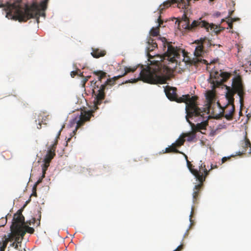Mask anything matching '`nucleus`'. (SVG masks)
<instances>
[{"label": "nucleus", "instance_id": "37", "mask_svg": "<svg viewBox=\"0 0 251 251\" xmlns=\"http://www.w3.org/2000/svg\"><path fill=\"white\" fill-rule=\"evenodd\" d=\"M217 168H218L217 165H214L211 164L210 169L209 170H207V169H206V170H207V171H209V172H210L211 170L214 169H217ZM206 169H207V168H206Z\"/></svg>", "mask_w": 251, "mask_h": 251}, {"label": "nucleus", "instance_id": "8", "mask_svg": "<svg viewBox=\"0 0 251 251\" xmlns=\"http://www.w3.org/2000/svg\"><path fill=\"white\" fill-rule=\"evenodd\" d=\"M230 75V74L223 72L221 70L211 72L209 82L212 84V88L215 89L221 85L229 78Z\"/></svg>", "mask_w": 251, "mask_h": 251}, {"label": "nucleus", "instance_id": "4", "mask_svg": "<svg viewBox=\"0 0 251 251\" xmlns=\"http://www.w3.org/2000/svg\"><path fill=\"white\" fill-rule=\"evenodd\" d=\"M136 68H137L135 67L132 68L126 67L125 68V73L124 74L117 76H114L112 78L107 79L105 83L100 85V86H99V84H97L98 83L97 81H94V80L91 81V85H92L94 84V89H98V93L95 95L96 98L94 100V108L95 110L98 109V106L100 105L102 100L104 99L105 90L108 89L109 88V87H111L114 85L115 84V81L119 78L125 76L128 73L134 72L136 70Z\"/></svg>", "mask_w": 251, "mask_h": 251}, {"label": "nucleus", "instance_id": "21", "mask_svg": "<svg viewBox=\"0 0 251 251\" xmlns=\"http://www.w3.org/2000/svg\"><path fill=\"white\" fill-rule=\"evenodd\" d=\"M23 237L20 236H18V242H17V251H26L25 247V244H22L21 241L23 239Z\"/></svg>", "mask_w": 251, "mask_h": 251}, {"label": "nucleus", "instance_id": "31", "mask_svg": "<svg viewBox=\"0 0 251 251\" xmlns=\"http://www.w3.org/2000/svg\"><path fill=\"white\" fill-rule=\"evenodd\" d=\"M6 218L2 217L0 219V226H3L6 224Z\"/></svg>", "mask_w": 251, "mask_h": 251}, {"label": "nucleus", "instance_id": "9", "mask_svg": "<svg viewBox=\"0 0 251 251\" xmlns=\"http://www.w3.org/2000/svg\"><path fill=\"white\" fill-rule=\"evenodd\" d=\"M17 212V242H18V236H21L22 238L24 236L25 234L27 232L32 234L34 232L33 228L27 225L25 221V217L24 216H18Z\"/></svg>", "mask_w": 251, "mask_h": 251}, {"label": "nucleus", "instance_id": "44", "mask_svg": "<svg viewBox=\"0 0 251 251\" xmlns=\"http://www.w3.org/2000/svg\"><path fill=\"white\" fill-rule=\"evenodd\" d=\"M39 125H40V127H38V128H41V124H40V123H39Z\"/></svg>", "mask_w": 251, "mask_h": 251}, {"label": "nucleus", "instance_id": "15", "mask_svg": "<svg viewBox=\"0 0 251 251\" xmlns=\"http://www.w3.org/2000/svg\"><path fill=\"white\" fill-rule=\"evenodd\" d=\"M167 98L171 100L176 101L178 102L179 98L177 97L176 89V88L168 87L165 89Z\"/></svg>", "mask_w": 251, "mask_h": 251}, {"label": "nucleus", "instance_id": "14", "mask_svg": "<svg viewBox=\"0 0 251 251\" xmlns=\"http://www.w3.org/2000/svg\"><path fill=\"white\" fill-rule=\"evenodd\" d=\"M65 125H63L61 128L58 131V134L56 136L55 141L53 144H52L48 151L46 155L44 161H46L47 163H50L51 160L53 158L54 156L55 155V150L56 148V145L58 143V139L59 138V136L60 135L61 132L64 127Z\"/></svg>", "mask_w": 251, "mask_h": 251}, {"label": "nucleus", "instance_id": "39", "mask_svg": "<svg viewBox=\"0 0 251 251\" xmlns=\"http://www.w3.org/2000/svg\"><path fill=\"white\" fill-rule=\"evenodd\" d=\"M198 61L201 62L203 63L204 64H208L207 61H206V60H204V59H202V60L201 59V60H198Z\"/></svg>", "mask_w": 251, "mask_h": 251}, {"label": "nucleus", "instance_id": "1", "mask_svg": "<svg viewBox=\"0 0 251 251\" xmlns=\"http://www.w3.org/2000/svg\"><path fill=\"white\" fill-rule=\"evenodd\" d=\"M159 40L162 42L165 51L161 57L164 64L156 65L154 67L143 69L140 73L141 80L151 84L166 83L168 79V74L170 68L165 64H166L167 62H168V64H177V59L180 58L181 55L183 57V60L185 61L186 54L184 50L173 46L172 42H168L165 38H160ZM188 61V60L185 61Z\"/></svg>", "mask_w": 251, "mask_h": 251}, {"label": "nucleus", "instance_id": "18", "mask_svg": "<svg viewBox=\"0 0 251 251\" xmlns=\"http://www.w3.org/2000/svg\"><path fill=\"white\" fill-rule=\"evenodd\" d=\"M106 51L104 50H101L99 48H92V52L91 53L92 56L94 58H99L105 55Z\"/></svg>", "mask_w": 251, "mask_h": 251}, {"label": "nucleus", "instance_id": "27", "mask_svg": "<svg viewBox=\"0 0 251 251\" xmlns=\"http://www.w3.org/2000/svg\"><path fill=\"white\" fill-rule=\"evenodd\" d=\"M49 0H44L38 4L39 9L41 11H45L47 8V4Z\"/></svg>", "mask_w": 251, "mask_h": 251}, {"label": "nucleus", "instance_id": "22", "mask_svg": "<svg viewBox=\"0 0 251 251\" xmlns=\"http://www.w3.org/2000/svg\"><path fill=\"white\" fill-rule=\"evenodd\" d=\"M215 97V92L212 91H208L206 94V98L209 103H212L214 101Z\"/></svg>", "mask_w": 251, "mask_h": 251}, {"label": "nucleus", "instance_id": "17", "mask_svg": "<svg viewBox=\"0 0 251 251\" xmlns=\"http://www.w3.org/2000/svg\"><path fill=\"white\" fill-rule=\"evenodd\" d=\"M242 147L243 148V150L241 151H239L238 152V155H241L244 153L246 151L248 147L250 148L249 153H251V143L249 139H248L246 137L245 138L244 140L242 141Z\"/></svg>", "mask_w": 251, "mask_h": 251}, {"label": "nucleus", "instance_id": "6", "mask_svg": "<svg viewBox=\"0 0 251 251\" xmlns=\"http://www.w3.org/2000/svg\"><path fill=\"white\" fill-rule=\"evenodd\" d=\"M198 99L197 96H192L190 97L189 95H183L182 97L179 98L178 102H185L186 105V119L189 124H191V122L189 120L193 117H203L204 113L203 111L197 106L196 100Z\"/></svg>", "mask_w": 251, "mask_h": 251}, {"label": "nucleus", "instance_id": "24", "mask_svg": "<svg viewBox=\"0 0 251 251\" xmlns=\"http://www.w3.org/2000/svg\"><path fill=\"white\" fill-rule=\"evenodd\" d=\"M164 153H170V152H175V153H181V151L176 149V147L174 145V143L172 145L165 149V151L164 152Z\"/></svg>", "mask_w": 251, "mask_h": 251}, {"label": "nucleus", "instance_id": "34", "mask_svg": "<svg viewBox=\"0 0 251 251\" xmlns=\"http://www.w3.org/2000/svg\"><path fill=\"white\" fill-rule=\"evenodd\" d=\"M26 206V204H25L22 208H21L20 209L17 211V212H18V216L22 215V212L23 211L24 208Z\"/></svg>", "mask_w": 251, "mask_h": 251}, {"label": "nucleus", "instance_id": "29", "mask_svg": "<svg viewBox=\"0 0 251 251\" xmlns=\"http://www.w3.org/2000/svg\"><path fill=\"white\" fill-rule=\"evenodd\" d=\"M206 125H207V124L205 122H201L200 124H198L197 125L196 127H195V126L193 127H194V128H195L197 130V132H198V131H199L201 129H204L205 127H206Z\"/></svg>", "mask_w": 251, "mask_h": 251}, {"label": "nucleus", "instance_id": "40", "mask_svg": "<svg viewBox=\"0 0 251 251\" xmlns=\"http://www.w3.org/2000/svg\"><path fill=\"white\" fill-rule=\"evenodd\" d=\"M220 15H221V13H220V12H216V13H215L214 14V16H216V17H218L220 16Z\"/></svg>", "mask_w": 251, "mask_h": 251}, {"label": "nucleus", "instance_id": "23", "mask_svg": "<svg viewBox=\"0 0 251 251\" xmlns=\"http://www.w3.org/2000/svg\"><path fill=\"white\" fill-rule=\"evenodd\" d=\"M93 74L98 76L99 81H101L102 79L106 78L107 73L102 71H96Z\"/></svg>", "mask_w": 251, "mask_h": 251}, {"label": "nucleus", "instance_id": "46", "mask_svg": "<svg viewBox=\"0 0 251 251\" xmlns=\"http://www.w3.org/2000/svg\"><path fill=\"white\" fill-rule=\"evenodd\" d=\"M34 1L37 2V1H36V0H34L33 1L32 3H33V2H34Z\"/></svg>", "mask_w": 251, "mask_h": 251}, {"label": "nucleus", "instance_id": "33", "mask_svg": "<svg viewBox=\"0 0 251 251\" xmlns=\"http://www.w3.org/2000/svg\"><path fill=\"white\" fill-rule=\"evenodd\" d=\"M90 77V76H88L87 77H84L82 80L81 82L82 83V85L83 87L85 86V83L88 80V79Z\"/></svg>", "mask_w": 251, "mask_h": 251}, {"label": "nucleus", "instance_id": "3", "mask_svg": "<svg viewBox=\"0 0 251 251\" xmlns=\"http://www.w3.org/2000/svg\"><path fill=\"white\" fill-rule=\"evenodd\" d=\"M22 0H17V20L20 22H25L31 18H36L37 23H39V17H45L44 11L39 9L38 4L34 1L30 5L27 3L22 7Z\"/></svg>", "mask_w": 251, "mask_h": 251}, {"label": "nucleus", "instance_id": "19", "mask_svg": "<svg viewBox=\"0 0 251 251\" xmlns=\"http://www.w3.org/2000/svg\"><path fill=\"white\" fill-rule=\"evenodd\" d=\"M147 43L149 45L147 49L148 55L150 56V55L149 54V52L153 51L154 49L157 47V44L156 42L154 41V40L151 37H149L147 38Z\"/></svg>", "mask_w": 251, "mask_h": 251}, {"label": "nucleus", "instance_id": "11", "mask_svg": "<svg viewBox=\"0 0 251 251\" xmlns=\"http://www.w3.org/2000/svg\"><path fill=\"white\" fill-rule=\"evenodd\" d=\"M0 8H3L7 18L16 20V0H10L4 4L0 1Z\"/></svg>", "mask_w": 251, "mask_h": 251}, {"label": "nucleus", "instance_id": "38", "mask_svg": "<svg viewBox=\"0 0 251 251\" xmlns=\"http://www.w3.org/2000/svg\"><path fill=\"white\" fill-rule=\"evenodd\" d=\"M78 75V73H77V71H72L71 73V75L72 77H74L76 75Z\"/></svg>", "mask_w": 251, "mask_h": 251}, {"label": "nucleus", "instance_id": "35", "mask_svg": "<svg viewBox=\"0 0 251 251\" xmlns=\"http://www.w3.org/2000/svg\"><path fill=\"white\" fill-rule=\"evenodd\" d=\"M230 157H224L222 159V164H223L226 161H227L230 159Z\"/></svg>", "mask_w": 251, "mask_h": 251}, {"label": "nucleus", "instance_id": "36", "mask_svg": "<svg viewBox=\"0 0 251 251\" xmlns=\"http://www.w3.org/2000/svg\"><path fill=\"white\" fill-rule=\"evenodd\" d=\"M183 245H180L179 246H178L176 250H175L174 251H181V250L183 249Z\"/></svg>", "mask_w": 251, "mask_h": 251}, {"label": "nucleus", "instance_id": "20", "mask_svg": "<svg viewBox=\"0 0 251 251\" xmlns=\"http://www.w3.org/2000/svg\"><path fill=\"white\" fill-rule=\"evenodd\" d=\"M157 22L158 23V25L156 27H152L150 31V34L151 36L153 37H156L159 33V27L161 26V25L163 24V21L161 19L160 17L157 19Z\"/></svg>", "mask_w": 251, "mask_h": 251}, {"label": "nucleus", "instance_id": "5", "mask_svg": "<svg viewBox=\"0 0 251 251\" xmlns=\"http://www.w3.org/2000/svg\"><path fill=\"white\" fill-rule=\"evenodd\" d=\"M189 171L194 175L196 180L199 182V184L195 186L193 189V202L195 203L198 200L201 191L202 189L203 182L209 174V171H207L205 164L201 160L199 164L198 170H192L189 168Z\"/></svg>", "mask_w": 251, "mask_h": 251}, {"label": "nucleus", "instance_id": "2", "mask_svg": "<svg viewBox=\"0 0 251 251\" xmlns=\"http://www.w3.org/2000/svg\"><path fill=\"white\" fill-rule=\"evenodd\" d=\"M227 92L226 95L227 103L224 107V111L225 117L228 120H231L233 118V114L235 110L234 105V96L237 94L240 98V102L242 104L243 102L244 96L245 95L244 86L242 80L239 77L233 79L232 87L227 88Z\"/></svg>", "mask_w": 251, "mask_h": 251}, {"label": "nucleus", "instance_id": "7", "mask_svg": "<svg viewBox=\"0 0 251 251\" xmlns=\"http://www.w3.org/2000/svg\"><path fill=\"white\" fill-rule=\"evenodd\" d=\"M179 26H181L183 29L188 30H192L197 27H204L207 31H209V29L215 30L218 28V25L213 24H209L205 21H202L201 19L194 20L191 24H190L189 19L186 17L179 22Z\"/></svg>", "mask_w": 251, "mask_h": 251}, {"label": "nucleus", "instance_id": "30", "mask_svg": "<svg viewBox=\"0 0 251 251\" xmlns=\"http://www.w3.org/2000/svg\"><path fill=\"white\" fill-rule=\"evenodd\" d=\"M181 154H182L184 157H185V158L186 159V162H187V167L189 169V168L191 169L192 170H197V169H195L194 168V166H193L191 163V162L188 160V157H187V156L184 154V153L182 152L180 153Z\"/></svg>", "mask_w": 251, "mask_h": 251}, {"label": "nucleus", "instance_id": "16", "mask_svg": "<svg viewBox=\"0 0 251 251\" xmlns=\"http://www.w3.org/2000/svg\"><path fill=\"white\" fill-rule=\"evenodd\" d=\"M192 126V131L187 132V133H183L182 135L184 138L187 137V141L188 142L193 141L196 138V133L197 132V130L194 128L193 126H194V124L191 123L190 124Z\"/></svg>", "mask_w": 251, "mask_h": 251}, {"label": "nucleus", "instance_id": "32", "mask_svg": "<svg viewBox=\"0 0 251 251\" xmlns=\"http://www.w3.org/2000/svg\"><path fill=\"white\" fill-rule=\"evenodd\" d=\"M236 21L235 19H231V21L230 22H229L228 21L227 22V23L228 25V27L230 29H232V27H233L232 22H234V21Z\"/></svg>", "mask_w": 251, "mask_h": 251}, {"label": "nucleus", "instance_id": "13", "mask_svg": "<svg viewBox=\"0 0 251 251\" xmlns=\"http://www.w3.org/2000/svg\"><path fill=\"white\" fill-rule=\"evenodd\" d=\"M93 110L81 112L78 120H77L76 118L74 120L75 122H75L76 123V125L75 130L73 131V133L74 134H75V131H76L79 127L82 126L85 122L90 120L91 117L93 116Z\"/></svg>", "mask_w": 251, "mask_h": 251}, {"label": "nucleus", "instance_id": "25", "mask_svg": "<svg viewBox=\"0 0 251 251\" xmlns=\"http://www.w3.org/2000/svg\"><path fill=\"white\" fill-rule=\"evenodd\" d=\"M185 140L182 134H181L179 137L178 139L176 140L175 143H174V145L176 146V148L180 147V146L183 145Z\"/></svg>", "mask_w": 251, "mask_h": 251}, {"label": "nucleus", "instance_id": "42", "mask_svg": "<svg viewBox=\"0 0 251 251\" xmlns=\"http://www.w3.org/2000/svg\"><path fill=\"white\" fill-rule=\"evenodd\" d=\"M40 116H41V115H40V116H39V118H38V121H40L41 120V119H40Z\"/></svg>", "mask_w": 251, "mask_h": 251}, {"label": "nucleus", "instance_id": "10", "mask_svg": "<svg viewBox=\"0 0 251 251\" xmlns=\"http://www.w3.org/2000/svg\"><path fill=\"white\" fill-rule=\"evenodd\" d=\"M11 233L8 235V237L2 240L0 242V251H4L5 249L9 242H12L10 246H14L16 243V213L14 214L12 219V223L10 226Z\"/></svg>", "mask_w": 251, "mask_h": 251}, {"label": "nucleus", "instance_id": "12", "mask_svg": "<svg viewBox=\"0 0 251 251\" xmlns=\"http://www.w3.org/2000/svg\"><path fill=\"white\" fill-rule=\"evenodd\" d=\"M198 45L195 48L194 55L197 57H202L205 51L203 50L204 45L210 46V41L206 38H201L200 40H196L194 42Z\"/></svg>", "mask_w": 251, "mask_h": 251}, {"label": "nucleus", "instance_id": "41", "mask_svg": "<svg viewBox=\"0 0 251 251\" xmlns=\"http://www.w3.org/2000/svg\"><path fill=\"white\" fill-rule=\"evenodd\" d=\"M80 76L81 77H83V73H80V74L78 75Z\"/></svg>", "mask_w": 251, "mask_h": 251}, {"label": "nucleus", "instance_id": "45", "mask_svg": "<svg viewBox=\"0 0 251 251\" xmlns=\"http://www.w3.org/2000/svg\"><path fill=\"white\" fill-rule=\"evenodd\" d=\"M70 140H71V138H69V139H68V141H67V142H68V141H69Z\"/></svg>", "mask_w": 251, "mask_h": 251}, {"label": "nucleus", "instance_id": "43", "mask_svg": "<svg viewBox=\"0 0 251 251\" xmlns=\"http://www.w3.org/2000/svg\"><path fill=\"white\" fill-rule=\"evenodd\" d=\"M225 20L224 19H222V21H221V23H222V22H225Z\"/></svg>", "mask_w": 251, "mask_h": 251}, {"label": "nucleus", "instance_id": "28", "mask_svg": "<svg viewBox=\"0 0 251 251\" xmlns=\"http://www.w3.org/2000/svg\"><path fill=\"white\" fill-rule=\"evenodd\" d=\"M42 182L41 179H39L37 181L34 185L33 187L32 188V193L31 195V196H35L37 197V192H36V188L37 186Z\"/></svg>", "mask_w": 251, "mask_h": 251}, {"label": "nucleus", "instance_id": "26", "mask_svg": "<svg viewBox=\"0 0 251 251\" xmlns=\"http://www.w3.org/2000/svg\"><path fill=\"white\" fill-rule=\"evenodd\" d=\"M50 163H47L46 161H44V164L42 165V175L39 178L41 179V181H42V179L45 177L46 171L48 170V168L50 166Z\"/></svg>", "mask_w": 251, "mask_h": 251}]
</instances>
